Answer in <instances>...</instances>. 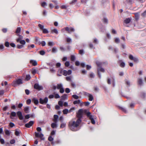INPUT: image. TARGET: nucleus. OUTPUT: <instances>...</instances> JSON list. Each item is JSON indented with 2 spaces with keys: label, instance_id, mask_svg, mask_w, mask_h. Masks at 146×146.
Wrapping results in <instances>:
<instances>
[{
  "label": "nucleus",
  "instance_id": "f257e3e1",
  "mask_svg": "<svg viewBox=\"0 0 146 146\" xmlns=\"http://www.w3.org/2000/svg\"><path fill=\"white\" fill-rule=\"evenodd\" d=\"M81 122V119H77L76 121H71L68 125L70 129L72 131H76L78 130L77 128Z\"/></svg>",
  "mask_w": 146,
  "mask_h": 146
},
{
  "label": "nucleus",
  "instance_id": "f03ea898",
  "mask_svg": "<svg viewBox=\"0 0 146 146\" xmlns=\"http://www.w3.org/2000/svg\"><path fill=\"white\" fill-rule=\"evenodd\" d=\"M86 111L87 110H84L82 109H80L79 110L77 114V116L78 118V119H81L82 117V115L83 112L86 113Z\"/></svg>",
  "mask_w": 146,
  "mask_h": 146
},
{
  "label": "nucleus",
  "instance_id": "7ed1b4c3",
  "mask_svg": "<svg viewBox=\"0 0 146 146\" xmlns=\"http://www.w3.org/2000/svg\"><path fill=\"white\" fill-rule=\"evenodd\" d=\"M86 115L91 120V123L93 124L95 123V121L94 119V116L91 115V113L88 111L86 113Z\"/></svg>",
  "mask_w": 146,
  "mask_h": 146
},
{
  "label": "nucleus",
  "instance_id": "20e7f679",
  "mask_svg": "<svg viewBox=\"0 0 146 146\" xmlns=\"http://www.w3.org/2000/svg\"><path fill=\"white\" fill-rule=\"evenodd\" d=\"M23 83L21 79H19L16 81H14L12 83V86L14 87L19 85Z\"/></svg>",
  "mask_w": 146,
  "mask_h": 146
},
{
  "label": "nucleus",
  "instance_id": "39448f33",
  "mask_svg": "<svg viewBox=\"0 0 146 146\" xmlns=\"http://www.w3.org/2000/svg\"><path fill=\"white\" fill-rule=\"evenodd\" d=\"M97 71L98 76L100 78H101V76L100 73V72H104L105 71V70L104 68H102V67H100L98 68Z\"/></svg>",
  "mask_w": 146,
  "mask_h": 146
},
{
  "label": "nucleus",
  "instance_id": "423d86ee",
  "mask_svg": "<svg viewBox=\"0 0 146 146\" xmlns=\"http://www.w3.org/2000/svg\"><path fill=\"white\" fill-rule=\"evenodd\" d=\"M48 99L47 97H45L44 100L40 98L39 99V103L41 104H45L48 102Z\"/></svg>",
  "mask_w": 146,
  "mask_h": 146
},
{
  "label": "nucleus",
  "instance_id": "0eeeda50",
  "mask_svg": "<svg viewBox=\"0 0 146 146\" xmlns=\"http://www.w3.org/2000/svg\"><path fill=\"white\" fill-rule=\"evenodd\" d=\"M34 88L38 90H41L43 89V88L41 86H40L37 83L35 84L34 86Z\"/></svg>",
  "mask_w": 146,
  "mask_h": 146
},
{
  "label": "nucleus",
  "instance_id": "6e6552de",
  "mask_svg": "<svg viewBox=\"0 0 146 146\" xmlns=\"http://www.w3.org/2000/svg\"><path fill=\"white\" fill-rule=\"evenodd\" d=\"M129 59L131 60L134 61L135 62H137L138 59L137 58L133 57V56L131 54H130L129 56Z\"/></svg>",
  "mask_w": 146,
  "mask_h": 146
},
{
  "label": "nucleus",
  "instance_id": "1a4fd4ad",
  "mask_svg": "<svg viewBox=\"0 0 146 146\" xmlns=\"http://www.w3.org/2000/svg\"><path fill=\"white\" fill-rule=\"evenodd\" d=\"M17 114L19 119L22 120L24 119V117L23 116L22 112L21 111H17Z\"/></svg>",
  "mask_w": 146,
  "mask_h": 146
},
{
  "label": "nucleus",
  "instance_id": "9d476101",
  "mask_svg": "<svg viewBox=\"0 0 146 146\" xmlns=\"http://www.w3.org/2000/svg\"><path fill=\"white\" fill-rule=\"evenodd\" d=\"M34 123L33 121H30L28 123H26L25 125V126L27 128H30L32 126Z\"/></svg>",
  "mask_w": 146,
  "mask_h": 146
},
{
  "label": "nucleus",
  "instance_id": "9b49d317",
  "mask_svg": "<svg viewBox=\"0 0 146 146\" xmlns=\"http://www.w3.org/2000/svg\"><path fill=\"white\" fill-rule=\"evenodd\" d=\"M58 115H55L54 116V119L53 120V121L55 123H57V119L58 118Z\"/></svg>",
  "mask_w": 146,
  "mask_h": 146
},
{
  "label": "nucleus",
  "instance_id": "f8f14e48",
  "mask_svg": "<svg viewBox=\"0 0 146 146\" xmlns=\"http://www.w3.org/2000/svg\"><path fill=\"white\" fill-rule=\"evenodd\" d=\"M30 62L31 63L33 66H36L37 64L36 61L35 60H31L30 61Z\"/></svg>",
  "mask_w": 146,
  "mask_h": 146
},
{
  "label": "nucleus",
  "instance_id": "ddd939ff",
  "mask_svg": "<svg viewBox=\"0 0 146 146\" xmlns=\"http://www.w3.org/2000/svg\"><path fill=\"white\" fill-rule=\"evenodd\" d=\"M16 113L14 111H12L11 112L10 115V117L11 119H12V117H15L16 116Z\"/></svg>",
  "mask_w": 146,
  "mask_h": 146
},
{
  "label": "nucleus",
  "instance_id": "4468645a",
  "mask_svg": "<svg viewBox=\"0 0 146 146\" xmlns=\"http://www.w3.org/2000/svg\"><path fill=\"white\" fill-rule=\"evenodd\" d=\"M119 62L120 63L119 66L122 68L124 67L125 65V63L123 62L121 60H120Z\"/></svg>",
  "mask_w": 146,
  "mask_h": 146
},
{
  "label": "nucleus",
  "instance_id": "2eb2a0df",
  "mask_svg": "<svg viewBox=\"0 0 146 146\" xmlns=\"http://www.w3.org/2000/svg\"><path fill=\"white\" fill-rule=\"evenodd\" d=\"M17 35L19 36V38L16 39V41L17 42H18L21 40L23 39V37L20 35Z\"/></svg>",
  "mask_w": 146,
  "mask_h": 146
},
{
  "label": "nucleus",
  "instance_id": "dca6fc26",
  "mask_svg": "<svg viewBox=\"0 0 146 146\" xmlns=\"http://www.w3.org/2000/svg\"><path fill=\"white\" fill-rule=\"evenodd\" d=\"M32 101L36 105H37L38 104V101L37 99L35 98H33L32 99Z\"/></svg>",
  "mask_w": 146,
  "mask_h": 146
},
{
  "label": "nucleus",
  "instance_id": "f3484780",
  "mask_svg": "<svg viewBox=\"0 0 146 146\" xmlns=\"http://www.w3.org/2000/svg\"><path fill=\"white\" fill-rule=\"evenodd\" d=\"M125 2L127 3L128 4H131L133 2V0H126Z\"/></svg>",
  "mask_w": 146,
  "mask_h": 146
},
{
  "label": "nucleus",
  "instance_id": "a211bd4d",
  "mask_svg": "<svg viewBox=\"0 0 146 146\" xmlns=\"http://www.w3.org/2000/svg\"><path fill=\"white\" fill-rule=\"evenodd\" d=\"M51 33H55L56 34H58V32L57 29H52Z\"/></svg>",
  "mask_w": 146,
  "mask_h": 146
},
{
  "label": "nucleus",
  "instance_id": "6ab92c4d",
  "mask_svg": "<svg viewBox=\"0 0 146 146\" xmlns=\"http://www.w3.org/2000/svg\"><path fill=\"white\" fill-rule=\"evenodd\" d=\"M24 110L26 113H28L29 112V107H25L24 109Z\"/></svg>",
  "mask_w": 146,
  "mask_h": 146
},
{
  "label": "nucleus",
  "instance_id": "aec40b11",
  "mask_svg": "<svg viewBox=\"0 0 146 146\" xmlns=\"http://www.w3.org/2000/svg\"><path fill=\"white\" fill-rule=\"evenodd\" d=\"M131 19L129 18L126 19L124 20V22L126 24L129 23Z\"/></svg>",
  "mask_w": 146,
  "mask_h": 146
},
{
  "label": "nucleus",
  "instance_id": "412c9836",
  "mask_svg": "<svg viewBox=\"0 0 146 146\" xmlns=\"http://www.w3.org/2000/svg\"><path fill=\"white\" fill-rule=\"evenodd\" d=\"M81 102L80 100H76L73 102V103L74 104H79Z\"/></svg>",
  "mask_w": 146,
  "mask_h": 146
},
{
  "label": "nucleus",
  "instance_id": "4be33fe9",
  "mask_svg": "<svg viewBox=\"0 0 146 146\" xmlns=\"http://www.w3.org/2000/svg\"><path fill=\"white\" fill-rule=\"evenodd\" d=\"M102 21L104 23H108V19L106 18H104L102 19Z\"/></svg>",
  "mask_w": 146,
  "mask_h": 146
},
{
  "label": "nucleus",
  "instance_id": "5701e85b",
  "mask_svg": "<svg viewBox=\"0 0 146 146\" xmlns=\"http://www.w3.org/2000/svg\"><path fill=\"white\" fill-rule=\"evenodd\" d=\"M21 31V28L20 27H18L15 31V33L16 34H18Z\"/></svg>",
  "mask_w": 146,
  "mask_h": 146
},
{
  "label": "nucleus",
  "instance_id": "b1692460",
  "mask_svg": "<svg viewBox=\"0 0 146 146\" xmlns=\"http://www.w3.org/2000/svg\"><path fill=\"white\" fill-rule=\"evenodd\" d=\"M31 78V77L30 75L29 74L27 75L26 76L25 80L26 81H28Z\"/></svg>",
  "mask_w": 146,
  "mask_h": 146
},
{
  "label": "nucleus",
  "instance_id": "393cba45",
  "mask_svg": "<svg viewBox=\"0 0 146 146\" xmlns=\"http://www.w3.org/2000/svg\"><path fill=\"white\" fill-rule=\"evenodd\" d=\"M138 84L140 85H141L143 83V81L141 79L138 78Z\"/></svg>",
  "mask_w": 146,
  "mask_h": 146
},
{
  "label": "nucleus",
  "instance_id": "a878e982",
  "mask_svg": "<svg viewBox=\"0 0 146 146\" xmlns=\"http://www.w3.org/2000/svg\"><path fill=\"white\" fill-rule=\"evenodd\" d=\"M88 97L89 98L88 100L89 101H92L94 99L93 97L91 94H90Z\"/></svg>",
  "mask_w": 146,
  "mask_h": 146
},
{
  "label": "nucleus",
  "instance_id": "bb28decb",
  "mask_svg": "<svg viewBox=\"0 0 146 146\" xmlns=\"http://www.w3.org/2000/svg\"><path fill=\"white\" fill-rule=\"evenodd\" d=\"M56 123H53L51 124V127L53 128H54L56 127L57 125L56 124Z\"/></svg>",
  "mask_w": 146,
  "mask_h": 146
},
{
  "label": "nucleus",
  "instance_id": "cd10ccee",
  "mask_svg": "<svg viewBox=\"0 0 146 146\" xmlns=\"http://www.w3.org/2000/svg\"><path fill=\"white\" fill-rule=\"evenodd\" d=\"M62 112L64 114H66L68 112V110L67 109H65L63 110Z\"/></svg>",
  "mask_w": 146,
  "mask_h": 146
},
{
  "label": "nucleus",
  "instance_id": "c85d7f7f",
  "mask_svg": "<svg viewBox=\"0 0 146 146\" xmlns=\"http://www.w3.org/2000/svg\"><path fill=\"white\" fill-rule=\"evenodd\" d=\"M39 43V45H40V44H41L42 45V46H45L46 44V43L44 41H42L41 42H38Z\"/></svg>",
  "mask_w": 146,
  "mask_h": 146
},
{
  "label": "nucleus",
  "instance_id": "c756f323",
  "mask_svg": "<svg viewBox=\"0 0 146 146\" xmlns=\"http://www.w3.org/2000/svg\"><path fill=\"white\" fill-rule=\"evenodd\" d=\"M44 135L42 133H40L39 137L42 140H44V138L43 137Z\"/></svg>",
  "mask_w": 146,
  "mask_h": 146
},
{
  "label": "nucleus",
  "instance_id": "7c9ffc66",
  "mask_svg": "<svg viewBox=\"0 0 146 146\" xmlns=\"http://www.w3.org/2000/svg\"><path fill=\"white\" fill-rule=\"evenodd\" d=\"M42 32L44 34H47L48 33V31L46 29H44L42 30Z\"/></svg>",
  "mask_w": 146,
  "mask_h": 146
},
{
  "label": "nucleus",
  "instance_id": "2f4dec72",
  "mask_svg": "<svg viewBox=\"0 0 146 146\" xmlns=\"http://www.w3.org/2000/svg\"><path fill=\"white\" fill-rule=\"evenodd\" d=\"M62 87V85L61 84H58L57 85V88L58 89H60Z\"/></svg>",
  "mask_w": 146,
  "mask_h": 146
},
{
  "label": "nucleus",
  "instance_id": "473e14b6",
  "mask_svg": "<svg viewBox=\"0 0 146 146\" xmlns=\"http://www.w3.org/2000/svg\"><path fill=\"white\" fill-rule=\"evenodd\" d=\"M66 125V123H62L60 126V128H63L65 127Z\"/></svg>",
  "mask_w": 146,
  "mask_h": 146
},
{
  "label": "nucleus",
  "instance_id": "72a5a7b5",
  "mask_svg": "<svg viewBox=\"0 0 146 146\" xmlns=\"http://www.w3.org/2000/svg\"><path fill=\"white\" fill-rule=\"evenodd\" d=\"M38 27L41 30H42L44 29V26L41 25V24L38 25Z\"/></svg>",
  "mask_w": 146,
  "mask_h": 146
},
{
  "label": "nucleus",
  "instance_id": "f704fd0d",
  "mask_svg": "<svg viewBox=\"0 0 146 146\" xmlns=\"http://www.w3.org/2000/svg\"><path fill=\"white\" fill-rule=\"evenodd\" d=\"M83 94L84 96L88 97L89 96V95L90 94L86 92H83Z\"/></svg>",
  "mask_w": 146,
  "mask_h": 146
},
{
  "label": "nucleus",
  "instance_id": "c9c22d12",
  "mask_svg": "<svg viewBox=\"0 0 146 146\" xmlns=\"http://www.w3.org/2000/svg\"><path fill=\"white\" fill-rule=\"evenodd\" d=\"M5 133L7 135H10V132L9 130H5Z\"/></svg>",
  "mask_w": 146,
  "mask_h": 146
},
{
  "label": "nucleus",
  "instance_id": "e433bc0d",
  "mask_svg": "<svg viewBox=\"0 0 146 146\" xmlns=\"http://www.w3.org/2000/svg\"><path fill=\"white\" fill-rule=\"evenodd\" d=\"M19 42L20 44L23 45L25 44L26 43L25 41L24 40H20Z\"/></svg>",
  "mask_w": 146,
  "mask_h": 146
},
{
  "label": "nucleus",
  "instance_id": "4c0bfd02",
  "mask_svg": "<svg viewBox=\"0 0 146 146\" xmlns=\"http://www.w3.org/2000/svg\"><path fill=\"white\" fill-rule=\"evenodd\" d=\"M72 97L75 99H78L79 98V96L76 95H72Z\"/></svg>",
  "mask_w": 146,
  "mask_h": 146
},
{
  "label": "nucleus",
  "instance_id": "58836bf2",
  "mask_svg": "<svg viewBox=\"0 0 146 146\" xmlns=\"http://www.w3.org/2000/svg\"><path fill=\"white\" fill-rule=\"evenodd\" d=\"M65 66L66 67H68L70 65V63L68 61H66V62L64 64Z\"/></svg>",
  "mask_w": 146,
  "mask_h": 146
},
{
  "label": "nucleus",
  "instance_id": "ea45409f",
  "mask_svg": "<svg viewBox=\"0 0 146 146\" xmlns=\"http://www.w3.org/2000/svg\"><path fill=\"white\" fill-rule=\"evenodd\" d=\"M45 52L44 51L41 50L39 51V54L42 55H43L45 54Z\"/></svg>",
  "mask_w": 146,
  "mask_h": 146
},
{
  "label": "nucleus",
  "instance_id": "a19ab883",
  "mask_svg": "<svg viewBox=\"0 0 146 146\" xmlns=\"http://www.w3.org/2000/svg\"><path fill=\"white\" fill-rule=\"evenodd\" d=\"M24 47L23 45H18L17 46V48L19 49H21Z\"/></svg>",
  "mask_w": 146,
  "mask_h": 146
},
{
  "label": "nucleus",
  "instance_id": "79ce46f5",
  "mask_svg": "<svg viewBox=\"0 0 146 146\" xmlns=\"http://www.w3.org/2000/svg\"><path fill=\"white\" fill-rule=\"evenodd\" d=\"M96 63L97 65V66L98 67H99V68L101 67L102 64L101 63H100L99 62H96Z\"/></svg>",
  "mask_w": 146,
  "mask_h": 146
},
{
  "label": "nucleus",
  "instance_id": "37998d69",
  "mask_svg": "<svg viewBox=\"0 0 146 146\" xmlns=\"http://www.w3.org/2000/svg\"><path fill=\"white\" fill-rule=\"evenodd\" d=\"M71 60L72 61H74L75 59V57L74 55H71Z\"/></svg>",
  "mask_w": 146,
  "mask_h": 146
},
{
  "label": "nucleus",
  "instance_id": "c03bdc74",
  "mask_svg": "<svg viewBox=\"0 0 146 146\" xmlns=\"http://www.w3.org/2000/svg\"><path fill=\"white\" fill-rule=\"evenodd\" d=\"M15 133V135L17 136H19L20 134V133L19 131L17 130H16Z\"/></svg>",
  "mask_w": 146,
  "mask_h": 146
},
{
  "label": "nucleus",
  "instance_id": "a18cd8bd",
  "mask_svg": "<svg viewBox=\"0 0 146 146\" xmlns=\"http://www.w3.org/2000/svg\"><path fill=\"white\" fill-rule=\"evenodd\" d=\"M145 97V94L143 92H142L141 94V97L142 98H144Z\"/></svg>",
  "mask_w": 146,
  "mask_h": 146
},
{
  "label": "nucleus",
  "instance_id": "49530a36",
  "mask_svg": "<svg viewBox=\"0 0 146 146\" xmlns=\"http://www.w3.org/2000/svg\"><path fill=\"white\" fill-rule=\"evenodd\" d=\"M71 76L66 77V79L68 81H70L71 80Z\"/></svg>",
  "mask_w": 146,
  "mask_h": 146
},
{
  "label": "nucleus",
  "instance_id": "de8ad7c7",
  "mask_svg": "<svg viewBox=\"0 0 146 146\" xmlns=\"http://www.w3.org/2000/svg\"><path fill=\"white\" fill-rule=\"evenodd\" d=\"M141 16L142 17H145L146 16V10L141 14Z\"/></svg>",
  "mask_w": 146,
  "mask_h": 146
},
{
  "label": "nucleus",
  "instance_id": "09e8293b",
  "mask_svg": "<svg viewBox=\"0 0 146 146\" xmlns=\"http://www.w3.org/2000/svg\"><path fill=\"white\" fill-rule=\"evenodd\" d=\"M67 95L66 94H64L62 96V100H65L66 98Z\"/></svg>",
  "mask_w": 146,
  "mask_h": 146
},
{
  "label": "nucleus",
  "instance_id": "8fccbe9b",
  "mask_svg": "<svg viewBox=\"0 0 146 146\" xmlns=\"http://www.w3.org/2000/svg\"><path fill=\"white\" fill-rule=\"evenodd\" d=\"M48 45L50 46H52L54 45V44L53 42H49L48 43Z\"/></svg>",
  "mask_w": 146,
  "mask_h": 146
},
{
  "label": "nucleus",
  "instance_id": "3c124183",
  "mask_svg": "<svg viewBox=\"0 0 146 146\" xmlns=\"http://www.w3.org/2000/svg\"><path fill=\"white\" fill-rule=\"evenodd\" d=\"M5 45L7 47H9V42L7 41L5 43Z\"/></svg>",
  "mask_w": 146,
  "mask_h": 146
},
{
  "label": "nucleus",
  "instance_id": "603ef678",
  "mask_svg": "<svg viewBox=\"0 0 146 146\" xmlns=\"http://www.w3.org/2000/svg\"><path fill=\"white\" fill-rule=\"evenodd\" d=\"M31 100L30 99H28L27 100V102H26L27 104L28 105L30 104H31Z\"/></svg>",
  "mask_w": 146,
  "mask_h": 146
},
{
  "label": "nucleus",
  "instance_id": "864d4df0",
  "mask_svg": "<svg viewBox=\"0 0 146 146\" xmlns=\"http://www.w3.org/2000/svg\"><path fill=\"white\" fill-rule=\"evenodd\" d=\"M56 48L55 47H54L52 49V52L53 53H55L56 52Z\"/></svg>",
  "mask_w": 146,
  "mask_h": 146
},
{
  "label": "nucleus",
  "instance_id": "5fc2aeb1",
  "mask_svg": "<svg viewBox=\"0 0 146 146\" xmlns=\"http://www.w3.org/2000/svg\"><path fill=\"white\" fill-rule=\"evenodd\" d=\"M58 104L59 106L61 107L63 106V102L61 101H59L58 102Z\"/></svg>",
  "mask_w": 146,
  "mask_h": 146
},
{
  "label": "nucleus",
  "instance_id": "6e6d98bb",
  "mask_svg": "<svg viewBox=\"0 0 146 146\" xmlns=\"http://www.w3.org/2000/svg\"><path fill=\"white\" fill-rule=\"evenodd\" d=\"M48 139L49 141H53V138L51 136H50L48 137Z\"/></svg>",
  "mask_w": 146,
  "mask_h": 146
},
{
  "label": "nucleus",
  "instance_id": "4d7b16f0",
  "mask_svg": "<svg viewBox=\"0 0 146 146\" xmlns=\"http://www.w3.org/2000/svg\"><path fill=\"white\" fill-rule=\"evenodd\" d=\"M63 75L65 76H66L67 75V71L66 70H64L63 71Z\"/></svg>",
  "mask_w": 146,
  "mask_h": 146
},
{
  "label": "nucleus",
  "instance_id": "13d9d810",
  "mask_svg": "<svg viewBox=\"0 0 146 146\" xmlns=\"http://www.w3.org/2000/svg\"><path fill=\"white\" fill-rule=\"evenodd\" d=\"M115 42L118 43L120 42V40L119 38H116L115 39Z\"/></svg>",
  "mask_w": 146,
  "mask_h": 146
},
{
  "label": "nucleus",
  "instance_id": "bf43d9fd",
  "mask_svg": "<svg viewBox=\"0 0 146 146\" xmlns=\"http://www.w3.org/2000/svg\"><path fill=\"white\" fill-rule=\"evenodd\" d=\"M40 134L36 132H35V135L36 137H39Z\"/></svg>",
  "mask_w": 146,
  "mask_h": 146
},
{
  "label": "nucleus",
  "instance_id": "052dcab7",
  "mask_svg": "<svg viewBox=\"0 0 146 146\" xmlns=\"http://www.w3.org/2000/svg\"><path fill=\"white\" fill-rule=\"evenodd\" d=\"M35 41L36 43L39 44L38 42H40L38 41V38L37 37H36L35 38Z\"/></svg>",
  "mask_w": 146,
  "mask_h": 146
},
{
  "label": "nucleus",
  "instance_id": "680f3d73",
  "mask_svg": "<svg viewBox=\"0 0 146 146\" xmlns=\"http://www.w3.org/2000/svg\"><path fill=\"white\" fill-rule=\"evenodd\" d=\"M70 90L69 88H67L65 89V92L67 93H68L70 92Z\"/></svg>",
  "mask_w": 146,
  "mask_h": 146
},
{
  "label": "nucleus",
  "instance_id": "e2e57ef3",
  "mask_svg": "<svg viewBox=\"0 0 146 146\" xmlns=\"http://www.w3.org/2000/svg\"><path fill=\"white\" fill-rule=\"evenodd\" d=\"M9 126L11 127H13L15 126V125L14 123L12 122H10L9 123Z\"/></svg>",
  "mask_w": 146,
  "mask_h": 146
},
{
  "label": "nucleus",
  "instance_id": "0e129e2a",
  "mask_svg": "<svg viewBox=\"0 0 146 146\" xmlns=\"http://www.w3.org/2000/svg\"><path fill=\"white\" fill-rule=\"evenodd\" d=\"M66 42H69L71 41V39L69 38H66Z\"/></svg>",
  "mask_w": 146,
  "mask_h": 146
},
{
  "label": "nucleus",
  "instance_id": "69168bd1",
  "mask_svg": "<svg viewBox=\"0 0 146 146\" xmlns=\"http://www.w3.org/2000/svg\"><path fill=\"white\" fill-rule=\"evenodd\" d=\"M84 52L83 50H79V54L82 55L84 54Z\"/></svg>",
  "mask_w": 146,
  "mask_h": 146
},
{
  "label": "nucleus",
  "instance_id": "338daca9",
  "mask_svg": "<svg viewBox=\"0 0 146 146\" xmlns=\"http://www.w3.org/2000/svg\"><path fill=\"white\" fill-rule=\"evenodd\" d=\"M120 109L122 111H123L125 113L127 112V111L125 108H122V107H121L120 108Z\"/></svg>",
  "mask_w": 146,
  "mask_h": 146
},
{
  "label": "nucleus",
  "instance_id": "774afa93",
  "mask_svg": "<svg viewBox=\"0 0 146 146\" xmlns=\"http://www.w3.org/2000/svg\"><path fill=\"white\" fill-rule=\"evenodd\" d=\"M46 5V2H43L41 4V5L42 7H44V6Z\"/></svg>",
  "mask_w": 146,
  "mask_h": 146
}]
</instances>
